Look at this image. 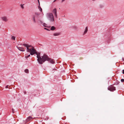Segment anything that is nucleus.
<instances>
[{
	"label": "nucleus",
	"mask_w": 124,
	"mask_h": 124,
	"mask_svg": "<svg viewBox=\"0 0 124 124\" xmlns=\"http://www.w3.org/2000/svg\"><path fill=\"white\" fill-rule=\"evenodd\" d=\"M41 59L39 63L40 64H42L46 61H48L52 64L54 63V60L49 58V56L46 54H44L43 56H41Z\"/></svg>",
	"instance_id": "obj_1"
},
{
	"label": "nucleus",
	"mask_w": 124,
	"mask_h": 124,
	"mask_svg": "<svg viewBox=\"0 0 124 124\" xmlns=\"http://www.w3.org/2000/svg\"><path fill=\"white\" fill-rule=\"evenodd\" d=\"M30 54L32 55L34 54L37 55V61L39 63L41 59V56H40L41 52H38L36 51V50L33 47L32 48L30 52Z\"/></svg>",
	"instance_id": "obj_2"
},
{
	"label": "nucleus",
	"mask_w": 124,
	"mask_h": 124,
	"mask_svg": "<svg viewBox=\"0 0 124 124\" xmlns=\"http://www.w3.org/2000/svg\"><path fill=\"white\" fill-rule=\"evenodd\" d=\"M38 17L34 15H33L31 16V20L33 21L34 23H37L39 24H42L43 22L39 19H37Z\"/></svg>",
	"instance_id": "obj_3"
},
{
	"label": "nucleus",
	"mask_w": 124,
	"mask_h": 124,
	"mask_svg": "<svg viewBox=\"0 0 124 124\" xmlns=\"http://www.w3.org/2000/svg\"><path fill=\"white\" fill-rule=\"evenodd\" d=\"M46 16L50 22H53L54 21V17L52 13H47L46 15Z\"/></svg>",
	"instance_id": "obj_4"
},
{
	"label": "nucleus",
	"mask_w": 124,
	"mask_h": 124,
	"mask_svg": "<svg viewBox=\"0 0 124 124\" xmlns=\"http://www.w3.org/2000/svg\"><path fill=\"white\" fill-rule=\"evenodd\" d=\"M22 45L26 47L27 51L28 52H30L32 48L33 47L32 46L29 45L28 44H24Z\"/></svg>",
	"instance_id": "obj_5"
},
{
	"label": "nucleus",
	"mask_w": 124,
	"mask_h": 124,
	"mask_svg": "<svg viewBox=\"0 0 124 124\" xmlns=\"http://www.w3.org/2000/svg\"><path fill=\"white\" fill-rule=\"evenodd\" d=\"M108 90L110 91H114L116 90V87L113 86H109L108 88Z\"/></svg>",
	"instance_id": "obj_6"
},
{
	"label": "nucleus",
	"mask_w": 124,
	"mask_h": 124,
	"mask_svg": "<svg viewBox=\"0 0 124 124\" xmlns=\"http://www.w3.org/2000/svg\"><path fill=\"white\" fill-rule=\"evenodd\" d=\"M52 12L53 13L54 15H55V17L56 18H57V13L56 9V8L54 9L52 11Z\"/></svg>",
	"instance_id": "obj_7"
},
{
	"label": "nucleus",
	"mask_w": 124,
	"mask_h": 124,
	"mask_svg": "<svg viewBox=\"0 0 124 124\" xmlns=\"http://www.w3.org/2000/svg\"><path fill=\"white\" fill-rule=\"evenodd\" d=\"M16 47L20 51H25L24 48L22 47L16 46Z\"/></svg>",
	"instance_id": "obj_8"
},
{
	"label": "nucleus",
	"mask_w": 124,
	"mask_h": 124,
	"mask_svg": "<svg viewBox=\"0 0 124 124\" xmlns=\"http://www.w3.org/2000/svg\"><path fill=\"white\" fill-rule=\"evenodd\" d=\"M1 18L3 21L5 22H7L8 21V19L7 17L4 16L2 17Z\"/></svg>",
	"instance_id": "obj_9"
},
{
	"label": "nucleus",
	"mask_w": 124,
	"mask_h": 124,
	"mask_svg": "<svg viewBox=\"0 0 124 124\" xmlns=\"http://www.w3.org/2000/svg\"><path fill=\"white\" fill-rule=\"evenodd\" d=\"M32 119L33 118L31 116H29L28 117H27V118L26 119V121H29Z\"/></svg>",
	"instance_id": "obj_10"
},
{
	"label": "nucleus",
	"mask_w": 124,
	"mask_h": 124,
	"mask_svg": "<svg viewBox=\"0 0 124 124\" xmlns=\"http://www.w3.org/2000/svg\"><path fill=\"white\" fill-rule=\"evenodd\" d=\"M61 34L60 32H56L54 33L53 35L55 36H58Z\"/></svg>",
	"instance_id": "obj_11"
},
{
	"label": "nucleus",
	"mask_w": 124,
	"mask_h": 124,
	"mask_svg": "<svg viewBox=\"0 0 124 124\" xmlns=\"http://www.w3.org/2000/svg\"><path fill=\"white\" fill-rule=\"evenodd\" d=\"M88 27H86L85 28V29L84 31V33L83 34V35H84V34H86L87 32V31H88Z\"/></svg>",
	"instance_id": "obj_12"
},
{
	"label": "nucleus",
	"mask_w": 124,
	"mask_h": 124,
	"mask_svg": "<svg viewBox=\"0 0 124 124\" xmlns=\"http://www.w3.org/2000/svg\"><path fill=\"white\" fill-rule=\"evenodd\" d=\"M104 7V6L103 4H101L99 5V8H102Z\"/></svg>",
	"instance_id": "obj_13"
},
{
	"label": "nucleus",
	"mask_w": 124,
	"mask_h": 124,
	"mask_svg": "<svg viewBox=\"0 0 124 124\" xmlns=\"http://www.w3.org/2000/svg\"><path fill=\"white\" fill-rule=\"evenodd\" d=\"M56 28L54 26H52L51 27L50 30H54Z\"/></svg>",
	"instance_id": "obj_14"
},
{
	"label": "nucleus",
	"mask_w": 124,
	"mask_h": 124,
	"mask_svg": "<svg viewBox=\"0 0 124 124\" xmlns=\"http://www.w3.org/2000/svg\"><path fill=\"white\" fill-rule=\"evenodd\" d=\"M11 39L12 40H15L16 39V37L14 36H12L11 37Z\"/></svg>",
	"instance_id": "obj_15"
},
{
	"label": "nucleus",
	"mask_w": 124,
	"mask_h": 124,
	"mask_svg": "<svg viewBox=\"0 0 124 124\" xmlns=\"http://www.w3.org/2000/svg\"><path fill=\"white\" fill-rule=\"evenodd\" d=\"M24 72L25 73H29V70L28 69H26L24 70Z\"/></svg>",
	"instance_id": "obj_16"
},
{
	"label": "nucleus",
	"mask_w": 124,
	"mask_h": 124,
	"mask_svg": "<svg viewBox=\"0 0 124 124\" xmlns=\"http://www.w3.org/2000/svg\"><path fill=\"white\" fill-rule=\"evenodd\" d=\"M35 15L36 16V15L39 16L40 14V13H39V12H35Z\"/></svg>",
	"instance_id": "obj_17"
},
{
	"label": "nucleus",
	"mask_w": 124,
	"mask_h": 124,
	"mask_svg": "<svg viewBox=\"0 0 124 124\" xmlns=\"http://www.w3.org/2000/svg\"><path fill=\"white\" fill-rule=\"evenodd\" d=\"M43 25L45 27H48L47 26V25L45 23H43Z\"/></svg>",
	"instance_id": "obj_18"
},
{
	"label": "nucleus",
	"mask_w": 124,
	"mask_h": 124,
	"mask_svg": "<svg viewBox=\"0 0 124 124\" xmlns=\"http://www.w3.org/2000/svg\"><path fill=\"white\" fill-rule=\"evenodd\" d=\"M30 54H29L28 55H27V56L26 55V56H25V58H27L28 57H29L30 56Z\"/></svg>",
	"instance_id": "obj_19"
},
{
	"label": "nucleus",
	"mask_w": 124,
	"mask_h": 124,
	"mask_svg": "<svg viewBox=\"0 0 124 124\" xmlns=\"http://www.w3.org/2000/svg\"><path fill=\"white\" fill-rule=\"evenodd\" d=\"M24 5V4L21 5V7L23 9L24 8V7L23 6V5Z\"/></svg>",
	"instance_id": "obj_20"
},
{
	"label": "nucleus",
	"mask_w": 124,
	"mask_h": 124,
	"mask_svg": "<svg viewBox=\"0 0 124 124\" xmlns=\"http://www.w3.org/2000/svg\"><path fill=\"white\" fill-rule=\"evenodd\" d=\"M119 83H120V82H119V81H117L116 82V85H118L119 84Z\"/></svg>",
	"instance_id": "obj_21"
},
{
	"label": "nucleus",
	"mask_w": 124,
	"mask_h": 124,
	"mask_svg": "<svg viewBox=\"0 0 124 124\" xmlns=\"http://www.w3.org/2000/svg\"><path fill=\"white\" fill-rule=\"evenodd\" d=\"M39 10L41 12H42V8H40V7H39Z\"/></svg>",
	"instance_id": "obj_22"
},
{
	"label": "nucleus",
	"mask_w": 124,
	"mask_h": 124,
	"mask_svg": "<svg viewBox=\"0 0 124 124\" xmlns=\"http://www.w3.org/2000/svg\"><path fill=\"white\" fill-rule=\"evenodd\" d=\"M121 81L122 82H124V79H121Z\"/></svg>",
	"instance_id": "obj_23"
},
{
	"label": "nucleus",
	"mask_w": 124,
	"mask_h": 124,
	"mask_svg": "<svg viewBox=\"0 0 124 124\" xmlns=\"http://www.w3.org/2000/svg\"><path fill=\"white\" fill-rule=\"evenodd\" d=\"M44 29H45V30H46L47 31H49L50 30H49L48 29H47L46 28H44Z\"/></svg>",
	"instance_id": "obj_24"
},
{
	"label": "nucleus",
	"mask_w": 124,
	"mask_h": 124,
	"mask_svg": "<svg viewBox=\"0 0 124 124\" xmlns=\"http://www.w3.org/2000/svg\"><path fill=\"white\" fill-rule=\"evenodd\" d=\"M12 112L13 113H14V110H15L13 108H12Z\"/></svg>",
	"instance_id": "obj_25"
},
{
	"label": "nucleus",
	"mask_w": 124,
	"mask_h": 124,
	"mask_svg": "<svg viewBox=\"0 0 124 124\" xmlns=\"http://www.w3.org/2000/svg\"><path fill=\"white\" fill-rule=\"evenodd\" d=\"M122 72L123 74H124V70H122Z\"/></svg>",
	"instance_id": "obj_26"
},
{
	"label": "nucleus",
	"mask_w": 124,
	"mask_h": 124,
	"mask_svg": "<svg viewBox=\"0 0 124 124\" xmlns=\"http://www.w3.org/2000/svg\"><path fill=\"white\" fill-rule=\"evenodd\" d=\"M8 85H7L6 86V88H8Z\"/></svg>",
	"instance_id": "obj_27"
},
{
	"label": "nucleus",
	"mask_w": 124,
	"mask_h": 124,
	"mask_svg": "<svg viewBox=\"0 0 124 124\" xmlns=\"http://www.w3.org/2000/svg\"><path fill=\"white\" fill-rule=\"evenodd\" d=\"M24 94H26V91H24Z\"/></svg>",
	"instance_id": "obj_28"
},
{
	"label": "nucleus",
	"mask_w": 124,
	"mask_h": 124,
	"mask_svg": "<svg viewBox=\"0 0 124 124\" xmlns=\"http://www.w3.org/2000/svg\"><path fill=\"white\" fill-rule=\"evenodd\" d=\"M65 0H62V2L63 1H64Z\"/></svg>",
	"instance_id": "obj_29"
},
{
	"label": "nucleus",
	"mask_w": 124,
	"mask_h": 124,
	"mask_svg": "<svg viewBox=\"0 0 124 124\" xmlns=\"http://www.w3.org/2000/svg\"><path fill=\"white\" fill-rule=\"evenodd\" d=\"M38 0V3H39V5H40V4H39V0Z\"/></svg>",
	"instance_id": "obj_30"
},
{
	"label": "nucleus",
	"mask_w": 124,
	"mask_h": 124,
	"mask_svg": "<svg viewBox=\"0 0 124 124\" xmlns=\"http://www.w3.org/2000/svg\"><path fill=\"white\" fill-rule=\"evenodd\" d=\"M122 60L123 61H124V58H122Z\"/></svg>",
	"instance_id": "obj_31"
},
{
	"label": "nucleus",
	"mask_w": 124,
	"mask_h": 124,
	"mask_svg": "<svg viewBox=\"0 0 124 124\" xmlns=\"http://www.w3.org/2000/svg\"><path fill=\"white\" fill-rule=\"evenodd\" d=\"M56 0H54L53 1V2H55V1Z\"/></svg>",
	"instance_id": "obj_32"
},
{
	"label": "nucleus",
	"mask_w": 124,
	"mask_h": 124,
	"mask_svg": "<svg viewBox=\"0 0 124 124\" xmlns=\"http://www.w3.org/2000/svg\"><path fill=\"white\" fill-rule=\"evenodd\" d=\"M48 119V117L47 118H46V120H47V119Z\"/></svg>",
	"instance_id": "obj_33"
},
{
	"label": "nucleus",
	"mask_w": 124,
	"mask_h": 124,
	"mask_svg": "<svg viewBox=\"0 0 124 124\" xmlns=\"http://www.w3.org/2000/svg\"><path fill=\"white\" fill-rule=\"evenodd\" d=\"M39 45H40L39 44ZM40 45H41V46H43V45H41V44Z\"/></svg>",
	"instance_id": "obj_34"
}]
</instances>
